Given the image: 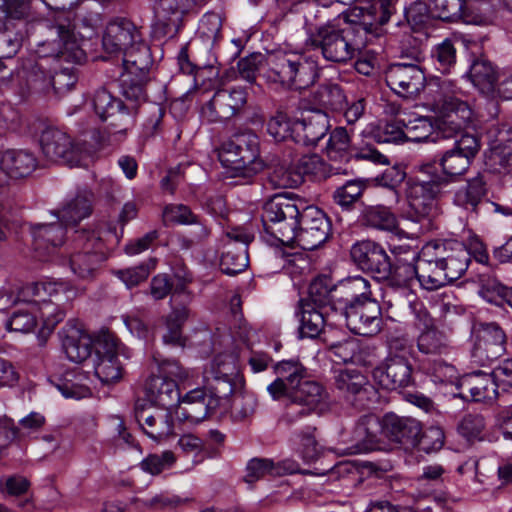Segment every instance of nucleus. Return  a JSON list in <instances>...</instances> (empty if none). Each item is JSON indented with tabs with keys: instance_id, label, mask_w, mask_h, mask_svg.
<instances>
[{
	"instance_id": "nucleus-1",
	"label": "nucleus",
	"mask_w": 512,
	"mask_h": 512,
	"mask_svg": "<svg viewBox=\"0 0 512 512\" xmlns=\"http://www.w3.org/2000/svg\"><path fill=\"white\" fill-rule=\"evenodd\" d=\"M264 231L279 243L314 250L328 239L331 223L316 206H305L287 194H276L265 202L261 215Z\"/></svg>"
},
{
	"instance_id": "nucleus-2",
	"label": "nucleus",
	"mask_w": 512,
	"mask_h": 512,
	"mask_svg": "<svg viewBox=\"0 0 512 512\" xmlns=\"http://www.w3.org/2000/svg\"><path fill=\"white\" fill-rule=\"evenodd\" d=\"M277 378L267 390L274 400L286 398L280 422L291 427L312 414L329 408V394L318 381L309 379L307 368L296 360H283L274 365Z\"/></svg>"
},
{
	"instance_id": "nucleus-3",
	"label": "nucleus",
	"mask_w": 512,
	"mask_h": 512,
	"mask_svg": "<svg viewBox=\"0 0 512 512\" xmlns=\"http://www.w3.org/2000/svg\"><path fill=\"white\" fill-rule=\"evenodd\" d=\"M470 263L466 246L454 240L432 241L422 248L421 286L436 290L459 279Z\"/></svg>"
},
{
	"instance_id": "nucleus-4",
	"label": "nucleus",
	"mask_w": 512,
	"mask_h": 512,
	"mask_svg": "<svg viewBox=\"0 0 512 512\" xmlns=\"http://www.w3.org/2000/svg\"><path fill=\"white\" fill-rule=\"evenodd\" d=\"M318 63L304 53L284 50L268 51L263 78L283 89H306L319 78Z\"/></svg>"
},
{
	"instance_id": "nucleus-5",
	"label": "nucleus",
	"mask_w": 512,
	"mask_h": 512,
	"mask_svg": "<svg viewBox=\"0 0 512 512\" xmlns=\"http://www.w3.org/2000/svg\"><path fill=\"white\" fill-rule=\"evenodd\" d=\"M75 251L68 259L73 274L81 279L94 277L110 250L119 243L115 228L102 225L95 230H77L73 237Z\"/></svg>"
},
{
	"instance_id": "nucleus-6",
	"label": "nucleus",
	"mask_w": 512,
	"mask_h": 512,
	"mask_svg": "<svg viewBox=\"0 0 512 512\" xmlns=\"http://www.w3.org/2000/svg\"><path fill=\"white\" fill-rule=\"evenodd\" d=\"M22 294L25 297L31 295L40 298V300L26 298L23 300L28 302L33 311L38 310L43 323L38 337L45 340L64 319L66 310L62 304L70 299V295H74V291L63 283L43 282L25 287Z\"/></svg>"
},
{
	"instance_id": "nucleus-7",
	"label": "nucleus",
	"mask_w": 512,
	"mask_h": 512,
	"mask_svg": "<svg viewBox=\"0 0 512 512\" xmlns=\"http://www.w3.org/2000/svg\"><path fill=\"white\" fill-rule=\"evenodd\" d=\"M306 45L319 51L326 61L347 63L363 48L364 39L356 37L353 28L325 24L310 33Z\"/></svg>"
},
{
	"instance_id": "nucleus-8",
	"label": "nucleus",
	"mask_w": 512,
	"mask_h": 512,
	"mask_svg": "<svg viewBox=\"0 0 512 512\" xmlns=\"http://www.w3.org/2000/svg\"><path fill=\"white\" fill-rule=\"evenodd\" d=\"M259 157V142L252 133L234 135L219 149L218 158L222 165L233 171V176L251 178L263 167Z\"/></svg>"
},
{
	"instance_id": "nucleus-9",
	"label": "nucleus",
	"mask_w": 512,
	"mask_h": 512,
	"mask_svg": "<svg viewBox=\"0 0 512 512\" xmlns=\"http://www.w3.org/2000/svg\"><path fill=\"white\" fill-rule=\"evenodd\" d=\"M440 188L435 182L412 181L407 188V219L419 226L412 232L414 237L430 231L433 219L438 215L436 197Z\"/></svg>"
},
{
	"instance_id": "nucleus-10",
	"label": "nucleus",
	"mask_w": 512,
	"mask_h": 512,
	"mask_svg": "<svg viewBox=\"0 0 512 512\" xmlns=\"http://www.w3.org/2000/svg\"><path fill=\"white\" fill-rule=\"evenodd\" d=\"M47 44L52 46V54L66 61L81 62L84 52L77 44L72 25V13L64 8L55 11L53 22L48 27Z\"/></svg>"
},
{
	"instance_id": "nucleus-11",
	"label": "nucleus",
	"mask_w": 512,
	"mask_h": 512,
	"mask_svg": "<svg viewBox=\"0 0 512 512\" xmlns=\"http://www.w3.org/2000/svg\"><path fill=\"white\" fill-rule=\"evenodd\" d=\"M335 387L357 409L369 407L377 396L375 387L357 369H343L335 376Z\"/></svg>"
},
{
	"instance_id": "nucleus-12",
	"label": "nucleus",
	"mask_w": 512,
	"mask_h": 512,
	"mask_svg": "<svg viewBox=\"0 0 512 512\" xmlns=\"http://www.w3.org/2000/svg\"><path fill=\"white\" fill-rule=\"evenodd\" d=\"M385 82L400 97L416 99L426 87V76L416 64L398 63L386 70Z\"/></svg>"
},
{
	"instance_id": "nucleus-13",
	"label": "nucleus",
	"mask_w": 512,
	"mask_h": 512,
	"mask_svg": "<svg viewBox=\"0 0 512 512\" xmlns=\"http://www.w3.org/2000/svg\"><path fill=\"white\" fill-rule=\"evenodd\" d=\"M352 261L363 271L378 280H387L392 273V263L385 249L371 240L355 243L350 250Z\"/></svg>"
},
{
	"instance_id": "nucleus-14",
	"label": "nucleus",
	"mask_w": 512,
	"mask_h": 512,
	"mask_svg": "<svg viewBox=\"0 0 512 512\" xmlns=\"http://www.w3.org/2000/svg\"><path fill=\"white\" fill-rule=\"evenodd\" d=\"M40 146L44 157L51 162L76 166L81 161V149L67 133L57 128L43 130Z\"/></svg>"
},
{
	"instance_id": "nucleus-15",
	"label": "nucleus",
	"mask_w": 512,
	"mask_h": 512,
	"mask_svg": "<svg viewBox=\"0 0 512 512\" xmlns=\"http://www.w3.org/2000/svg\"><path fill=\"white\" fill-rule=\"evenodd\" d=\"M506 352V334L495 322L479 323L475 329L472 355L481 365L502 357Z\"/></svg>"
},
{
	"instance_id": "nucleus-16",
	"label": "nucleus",
	"mask_w": 512,
	"mask_h": 512,
	"mask_svg": "<svg viewBox=\"0 0 512 512\" xmlns=\"http://www.w3.org/2000/svg\"><path fill=\"white\" fill-rule=\"evenodd\" d=\"M253 236L244 229L234 228L226 233V241L220 259V269L227 275L243 272L249 265L247 247Z\"/></svg>"
},
{
	"instance_id": "nucleus-17",
	"label": "nucleus",
	"mask_w": 512,
	"mask_h": 512,
	"mask_svg": "<svg viewBox=\"0 0 512 512\" xmlns=\"http://www.w3.org/2000/svg\"><path fill=\"white\" fill-rule=\"evenodd\" d=\"M247 102V94L241 88L218 90L201 110V115L210 123L227 121L238 115Z\"/></svg>"
},
{
	"instance_id": "nucleus-18",
	"label": "nucleus",
	"mask_w": 512,
	"mask_h": 512,
	"mask_svg": "<svg viewBox=\"0 0 512 512\" xmlns=\"http://www.w3.org/2000/svg\"><path fill=\"white\" fill-rule=\"evenodd\" d=\"M92 107L102 121L112 120L111 125L119 130L114 133L125 134L131 122V111L134 106L126 105L121 99L114 97L105 87L96 89L92 95Z\"/></svg>"
},
{
	"instance_id": "nucleus-19",
	"label": "nucleus",
	"mask_w": 512,
	"mask_h": 512,
	"mask_svg": "<svg viewBox=\"0 0 512 512\" xmlns=\"http://www.w3.org/2000/svg\"><path fill=\"white\" fill-rule=\"evenodd\" d=\"M371 295L370 283L363 277H351L332 286L331 313L334 318H343L352 306H356Z\"/></svg>"
},
{
	"instance_id": "nucleus-20",
	"label": "nucleus",
	"mask_w": 512,
	"mask_h": 512,
	"mask_svg": "<svg viewBox=\"0 0 512 512\" xmlns=\"http://www.w3.org/2000/svg\"><path fill=\"white\" fill-rule=\"evenodd\" d=\"M328 175L329 167L320 156L316 154L304 155L283 171H280L278 186L293 188L302 184L305 177L321 181L326 179Z\"/></svg>"
},
{
	"instance_id": "nucleus-21",
	"label": "nucleus",
	"mask_w": 512,
	"mask_h": 512,
	"mask_svg": "<svg viewBox=\"0 0 512 512\" xmlns=\"http://www.w3.org/2000/svg\"><path fill=\"white\" fill-rule=\"evenodd\" d=\"M135 418L144 433L155 441L173 434V418L169 410L146 406L138 400L135 404Z\"/></svg>"
},
{
	"instance_id": "nucleus-22",
	"label": "nucleus",
	"mask_w": 512,
	"mask_h": 512,
	"mask_svg": "<svg viewBox=\"0 0 512 512\" xmlns=\"http://www.w3.org/2000/svg\"><path fill=\"white\" fill-rule=\"evenodd\" d=\"M143 40L140 29L126 18L110 21L103 34L102 46L109 54H121Z\"/></svg>"
},
{
	"instance_id": "nucleus-23",
	"label": "nucleus",
	"mask_w": 512,
	"mask_h": 512,
	"mask_svg": "<svg viewBox=\"0 0 512 512\" xmlns=\"http://www.w3.org/2000/svg\"><path fill=\"white\" fill-rule=\"evenodd\" d=\"M343 318L355 334L374 335L380 331L381 308L379 303L371 299V295H368L367 299H363L356 306H352Z\"/></svg>"
},
{
	"instance_id": "nucleus-24",
	"label": "nucleus",
	"mask_w": 512,
	"mask_h": 512,
	"mask_svg": "<svg viewBox=\"0 0 512 512\" xmlns=\"http://www.w3.org/2000/svg\"><path fill=\"white\" fill-rule=\"evenodd\" d=\"M95 350V375L104 384L119 380L122 377V365L118 360L117 339L110 334L104 335L98 340Z\"/></svg>"
},
{
	"instance_id": "nucleus-25",
	"label": "nucleus",
	"mask_w": 512,
	"mask_h": 512,
	"mask_svg": "<svg viewBox=\"0 0 512 512\" xmlns=\"http://www.w3.org/2000/svg\"><path fill=\"white\" fill-rule=\"evenodd\" d=\"M60 338L62 348L70 361L82 363L90 357L93 349L92 339L77 319L67 321L60 332Z\"/></svg>"
},
{
	"instance_id": "nucleus-26",
	"label": "nucleus",
	"mask_w": 512,
	"mask_h": 512,
	"mask_svg": "<svg viewBox=\"0 0 512 512\" xmlns=\"http://www.w3.org/2000/svg\"><path fill=\"white\" fill-rule=\"evenodd\" d=\"M188 8L189 0H155L157 21L153 26L154 35L157 38L174 37Z\"/></svg>"
},
{
	"instance_id": "nucleus-27",
	"label": "nucleus",
	"mask_w": 512,
	"mask_h": 512,
	"mask_svg": "<svg viewBox=\"0 0 512 512\" xmlns=\"http://www.w3.org/2000/svg\"><path fill=\"white\" fill-rule=\"evenodd\" d=\"M373 375L387 390L406 388L413 383V367L408 359H385L374 369Z\"/></svg>"
},
{
	"instance_id": "nucleus-28",
	"label": "nucleus",
	"mask_w": 512,
	"mask_h": 512,
	"mask_svg": "<svg viewBox=\"0 0 512 512\" xmlns=\"http://www.w3.org/2000/svg\"><path fill=\"white\" fill-rule=\"evenodd\" d=\"M37 166L35 156L25 150H7L0 158V190L12 179L28 176Z\"/></svg>"
},
{
	"instance_id": "nucleus-29",
	"label": "nucleus",
	"mask_w": 512,
	"mask_h": 512,
	"mask_svg": "<svg viewBox=\"0 0 512 512\" xmlns=\"http://www.w3.org/2000/svg\"><path fill=\"white\" fill-rule=\"evenodd\" d=\"M293 129L295 143L314 146L329 131V117L321 110H314L301 119H295Z\"/></svg>"
},
{
	"instance_id": "nucleus-30",
	"label": "nucleus",
	"mask_w": 512,
	"mask_h": 512,
	"mask_svg": "<svg viewBox=\"0 0 512 512\" xmlns=\"http://www.w3.org/2000/svg\"><path fill=\"white\" fill-rule=\"evenodd\" d=\"M179 403L178 418L191 423H199L219 409L216 400L210 399L207 391L201 388L189 391Z\"/></svg>"
},
{
	"instance_id": "nucleus-31",
	"label": "nucleus",
	"mask_w": 512,
	"mask_h": 512,
	"mask_svg": "<svg viewBox=\"0 0 512 512\" xmlns=\"http://www.w3.org/2000/svg\"><path fill=\"white\" fill-rule=\"evenodd\" d=\"M487 182L482 174L467 180L464 186L458 188L453 202L471 215L479 217L487 201Z\"/></svg>"
},
{
	"instance_id": "nucleus-32",
	"label": "nucleus",
	"mask_w": 512,
	"mask_h": 512,
	"mask_svg": "<svg viewBox=\"0 0 512 512\" xmlns=\"http://www.w3.org/2000/svg\"><path fill=\"white\" fill-rule=\"evenodd\" d=\"M145 395L148 406L171 411L180 402V392L173 379L162 376H152L145 384Z\"/></svg>"
},
{
	"instance_id": "nucleus-33",
	"label": "nucleus",
	"mask_w": 512,
	"mask_h": 512,
	"mask_svg": "<svg viewBox=\"0 0 512 512\" xmlns=\"http://www.w3.org/2000/svg\"><path fill=\"white\" fill-rule=\"evenodd\" d=\"M382 434H384L383 419L380 420L372 414L361 417L353 432L355 446L350 453H363L378 449Z\"/></svg>"
},
{
	"instance_id": "nucleus-34",
	"label": "nucleus",
	"mask_w": 512,
	"mask_h": 512,
	"mask_svg": "<svg viewBox=\"0 0 512 512\" xmlns=\"http://www.w3.org/2000/svg\"><path fill=\"white\" fill-rule=\"evenodd\" d=\"M458 387L462 398L470 397L475 402L492 400L497 393L493 376L482 371L463 376Z\"/></svg>"
},
{
	"instance_id": "nucleus-35",
	"label": "nucleus",
	"mask_w": 512,
	"mask_h": 512,
	"mask_svg": "<svg viewBox=\"0 0 512 512\" xmlns=\"http://www.w3.org/2000/svg\"><path fill=\"white\" fill-rule=\"evenodd\" d=\"M384 435L398 443L415 444L422 431L421 423L412 417H402L394 413L383 416Z\"/></svg>"
},
{
	"instance_id": "nucleus-36",
	"label": "nucleus",
	"mask_w": 512,
	"mask_h": 512,
	"mask_svg": "<svg viewBox=\"0 0 512 512\" xmlns=\"http://www.w3.org/2000/svg\"><path fill=\"white\" fill-rule=\"evenodd\" d=\"M34 248L41 257L49 255L59 247L65 237V228L61 222L34 224L31 226Z\"/></svg>"
},
{
	"instance_id": "nucleus-37",
	"label": "nucleus",
	"mask_w": 512,
	"mask_h": 512,
	"mask_svg": "<svg viewBox=\"0 0 512 512\" xmlns=\"http://www.w3.org/2000/svg\"><path fill=\"white\" fill-rule=\"evenodd\" d=\"M435 112L439 114L437 133L442 138H453L462 134L472 114L466 102H456V107L452 111Z\"/></svg>"
},
{
	"instance_id": "nucleus-38",
	"label": "nucleus",
	"mask_w": 512,
	"mask_h": 512,
	"mask_svg": "<svg viewBox=\"0 0 512 512\" xmlns=\"http://www.w3.org/2000/svg\"><path fill=\"white\" fill-rule=\"evenodd\" d=\"M123 55L122 63L124 74L135 75L142 79H149V71L152 66V57L149 46L140 41L132 45L129 49L121 53Z\"/></svg>"
},
{
	"instance_id": "nucleus-39",
	"label": "nucleus",
	"mask_w": 512,
	"mask_h": 512,
	"mask_svg": "<svg viewBox=\"0 0 512 512\" xmlns=\"http://www.w3.org/2000/svg\"><path fill=\"white\" fill-rule=\"evenodd\" d=\"M426 84L432 97L433 111H452L456 102H462L455 96L458 88L453 80L433 77Z\"/></svg>"
},
{
	"instance_id": "nucleus-40",
	"label": "nucleus",
	"mask_w": 512,
	"mask_h": 512,
	"mask_svg": "<svg viewBox=\"0 0 512 512\" xmlns=\"http://www.w3.org/2000/svg\"><path fill=\"white\" fill-rule=\"evenodd\" d=\"M300 303L299 335L301 338H316L323 330L325 324H335V322H331V317L333 320H336L331 312L315 308L311 303H304L303 300Z\"/></svg>"
},
{
	"instance_id": "nucleus-41",
	"label": "nucleus",
	"mask_w": 512,
	"mask_h": 512,
	"mask_svg": "<svg viewBox=\"0 0 512 512\" xmlns=\"http://www.w3.org/2000/svg\"><path fill=\"white\" fill-rule=\"evenodd\" d=\"M377 7L370 8L354 7L348 15L347 27L356 31V37L363 39L364 35H381L382 28L378 24Z\"/></svg>"
},
{
	"instance_id": "nucleus-42",
	"label": "nucleus",
	"mask_w": 512,
	"mask_h": 512,
	"mask_svg": "<svg viewBox=\"0 0 512 512\" xmlns=\"http://www.w3.org/2000/svg\"><path fill=\"white\" fill-rule=\"evenodd\" d=\"M246 471L244 480L247 483H254L267 475L281 476L286 473H293L296 471V466L293 462L275 464L269 459L254 458L248 462Z\"/></svg>"
},
{
	"instance_id": "nucleus-43",
	"label": "nucleus",
	"mask_w": 512,
	"mask_h": 512,
	"mask_svg": "<svg viewBox=\"0 0 512 512\" xmlns=\"http://www.w3.org/2000/svg\"><path fill=\"white\" fill-rule=\"evenodd\" d=\"M222 19L216 13L205 14L199 22L193 45L211 51L221 36Z\"/></svg>"
},
{
	"instance_id": "nucleus-44",
	"label": "nucleus",
	"mask_w": 512,
	"mask_h": 512,
	"mask_svg": "<svg viewBox=\"0 0 512 512\" xmlns=\"http://www.w3.org/2000/svg\"><path fill=\"white\" fill-rule=\"evenodd\" d=\"M418 351L425 355L442 356L450 351L447 336L436 327L423 330L417 338Z\"/></svg>"
},
{
	"instance_id": "nucleus-45",
	"label": "nucleus",
	"mask_w": 512,
	"mask_h": 512,
	"mask_svg": "<svg viewBox=\"0 0 512 512\" xmlns=\"http://www.w3.org/2000/svg\"><path fill=\"white\" fill-rule=\"evenodd\" d=\"M469 78L474 86L481 92L489 93L494 89L498 74L488 59L480 57L472 62L469 70Z\"/></svg>"
},
{
	"instance_id": "nucleus-46",
	"label": "nucleus",
	"mask_w": 512,
	"mask_h": 512,
	"mask_svg": "<svg viewBox=\"0 0 512 512\" xmlns=\"http://www.w3.org/2000/svg\"><path fill=\"white\" fill-rule=\"evenodd\" d=\"M92 212L89 194H78L55 212V215L66 225H75L88 217Z\"/></svg>"
},
{
	"instance_id": "nucleus-47",
	"label": "nucleus",
	"mask_w": 512,
	"mask_h": 512,
	"mask_svg": "<svg viewBox=\"0 0 512 512\" xmlns=\"http://www.w3.org/2000/svg\"><path fill=\"white\" fill-rule=\"evenodd\" d=\"M366 188L367 182L365 180H349L335 189L332 195L333 201L343 210L350 211L355 208L356 204L361 202Z\"/></svg>"
},
{
	"instance_id": "nucleus-48",
	"label": "nucleus",
	"mask_w": 512,
	"mask_h": 512,
	"mask_svg": "<svg viewBox=\"0 0 512 512\" xmlns=\"http://www.w3.org/2000/svg\"><path fill=\"white\" fill-rule=\"evenodd\" d=\"M1 11L4 16L0 23L27 31V22L32 17L30 0L3 1Z\"/></svg>"
},
{
	"instance_id": "nucleus-49",
	"label": "nucleus",
	"mask_w": 512,
	"mask_h": 512,
	"mask_svg": "<svg viewBox=\"0 0 512 512\" xmlns=\"http://www.w3.org/2000/svg\"><path fill=\"white\" fill-rule=\"evenodd\" d=\"M206 380L205 390L210 399L216 400L219 409L227 411L229 396L235 392L237 386L242 385L243 380H230L212 375H206Z\"/></svg>"
},
{
	"instance_id": "nucleus-50",
	"label": "nucleus",
	"mask_w": 512,
	"mask_h": 512,
	"mask_svg": "<svg viewBox=\"0 0 512 512\" xmlns=\"http://www.w3.org/2000/svg\"><path fill=\"white\" fill-rule=\"evenodd\" d=\"M361 221L364 225L379 230L392 231L397 226L395 215L385 206H368L361 215Z\"/></svg>"
},
{
	"instance_id": "nucleus-51",
	"label": "nucleus",
	"mask_w": 512,
	"mask_h": 512,
	"mask_svg": "<svg viewBox=\"0 0 512 512\" xmlns=\"http://www.w3.org/2000/svg\"><path fill=\"white\" fill-rule=\"evenodd\" d=\"M479 295L488 303L503 307L505 304L512 308V287L501 284L498 280L488 278L482 281Z\"/></svg>"
},
{
	"instance_id": "nucleus-52",
	"label": "nucleus",
	"mask_w": 512,
	"mask_h": 512,
	"mask_svg": "<svg viewBox=\"0 0 512 512\" xmlns=\"http://www.w3.org/2000/svg\"><path fill=\"white\" fill-rule=\"evenodd\" d=\"M314 99L319 105L332 111H341L347 105L343 89L333 83L323 84L314 93Z\"/></svg>"
},
{
	"instance_id": "nucleus-53",
	"label": "nucleus",
	"mask_w": 512,
	"mask_h": 512,
	"mask_svg": "<svg viewBox=\"0 0 512 512\" xmlns=\"http://www.w3.org/2000/svg\"><path fill=\"white\" fill-rule=\"evenodd\" d=\"M27 31L0 23V59L12 58L21 48Z\"/></svg>"
},
{
	"instance_id": "nucleus-54",
	"label": "nucleus",
	"mask_w": 512,
	"mask_h": 512,
	"mask_svg": "<svg viewBox=\"0 0 512 512\" xmlns=\"http://www.w3.org/2000/svg\"><path fill=\"white\" fill-rule=\"evenodd\" d=\"M331 281L326 276L315 278L309 285L308 296L316 308L331 312Z\"/></svg>"
},
{
	"instance_id": "nucleus-55",
	"label": "nucleus",
	"mask_w": 512,
	"mask_h": 512,
	"mask_svg": "<svg viewBox=\"0 0 512 512\" xmlns=\"http://www.w3.org/2000/svg\"><path fill=\"white\" fill-rule=\"evenodd\" d=\"M432 13L442 21L455 22L463 18L466 0H431Z\"/></svg>"
},
{
	"instance_id": "nucleus-56",
	"label": "nucleus",
	"mask_w": 512,
	"mask_h": 512,
	"mask_svg": "<svg viewBox=\"0 0 512 512\" xmlns=\"http://www.w3.org/2000/svg\"><path fill=\"white\" fill-rule=\"evenodd\" d=\"M164 114V108L156 103H148L141 109V126L144 137H152L160 131Z\"/></svg>"
},
{
	"instance_id": "nucleus-57",
	"label": "nucleus",
	"mask_w": 512,
	"mask_h": 512,
	"mask_svg": "<svg viewBox=\"0 0 512 512\" xmlns=\"http://www.w3.org/2000/svg\"><path fill=\"white\" fill-rule=\"evenodd\" d=\"M486 165L497 173L507 170L512 165V147L498 141L486 153Z\"/></svg>"
},
{
	"instance_id": "nucleus-58",
	"label": "nucleus",
	"mask_w": 512,
	"mask_h": 512,
	"mask_svg": "<svg viewBox=\"0 0 512 512\" xmlns=\"http://www.w3.org/2000/svg\"><path fill=\"white\" fill-rule=\"evenodd\" d=\"M294 120H291L286 113L277 111L267 122V132L275 141L281 142L287 139L294 141Z\"/></svg>"
},
{
	"instance_id": "nucleus-59",
	"label": "nucleus",
	"mask_w": 512,
	"mask_h": 512,
	"mask_svg": "<svg viewBox=\"0 0 512 512\" xmlns=\"http://www.w3.org/2000/svg\"><path fill=\"white\" fill-rule=\"evenodd\" d=\"M207 375L223 377L230 380H242L237 357L233 354H220L216 356Z\"/></svg>"
},
{
	"instance_id": "nucleus-60",
	"label": "nucleus",
	"mask_w": 512,
	"mask_h": 512,
	"mask_svg": "<svg viewBox=\"0 0 512 512\" xmlns=\"http://www.w3.org/2000/svg\"><path fill=\"white\" fill-rule=\"evenodd\" d=\"M351 148V139L344 127H337L331 133L326 147L327 155L332 160L345 157Z\"/></svg>"
},
{
	"instance_id": "nucleus-61",
	"label": "nucleus",
	"mask_w": 512,
	"mask_h": 512,
	"mask_svg": "<svg viewBox=\"0 0 512 512\" xmlns=\"http://www.w3.org/2000/svg\"><path fill=\"white\" fill-rule=\"evenodd\" d=\"M191 294L184 286L176 287L171 298L173 304L172 312L167 316L166 321H171L180 326L189 318L190 309L184 303L191 301Z\"/></svg>"
},
{
	"instance_id": "nucleus-62",
	"label": "nucleus",
	"mask_w": 512,
	"mask_h": 512,
	"mask_svg": "<svg viewBox=\"0 0 512 512\" xmlns=\"http://www.w3.org/2000/svg\"><path fill=\"white\" fill-rule=\"evenodd\" d=\"M471 160L454 148L446 151L440 159L442 171L447 176L462 175L469 168Z\"/></svg>"
},
{
	"instance_id": "nucleus-63",
	"label": "nucleus",
	"mask_w": 512,
	"mask_h": 512,
	"mask_svg": "<svg viewBox=\"0 0 512 512\" xmlns=\"http://www.w3.org/2000/svg\"><path fill=\"white\" fill-rule=\"evenodd\" d=\"M155 266L156 261L149 259L137 267L118 270L116 275L128 288H132L145 281Z\"/></svg>"
},
{
	"instance_id": "nucleus-64",
	"label": "nucleus",
	"mask_w": 512,
	"mask_h": 512,
	"mask_svg": "<svg viewBox=\"0 0 512 512\" xmlns=\"http://www.w3.org/2000/svg\"><path fill=\"white\" fill-rule=\"evenodd\" d=\"M485 418L480 414H466L457 425L458 433L467 440H480L485 430Z\"/></svg>"
}]
</instances>
